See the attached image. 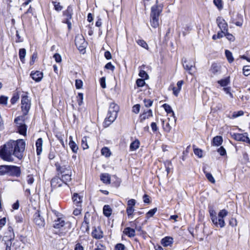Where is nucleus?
I'll list each match as a JSON object with an SVG mask.
<instances>
[{
	"label": "nucleus",
	"mask_w": 250,
	"mask_h": 250,
	"mask_svg": "<svg viewBox=\"0 0 250 250\" xmlns=\"http://www.w3.org/2000/svg\"><path fill=\"white\" fill-rule=\"evenodd\" d=\"M25 143L22 139L16 141L10 140L1 146L0 148V158L4 161L12 162L14 155L19 159L23 157V152L25 149Z\"/></svg>",
	"instance_id": "1"
},
{
	"label": "nucleus",
	"mask_w": 250,
	"mask_h": 250,
	"mask_svg": "<svg viewBox=\"0 0 250 250\" xmlns=\"http://www.w3.org/2000/svg\"><path fill=\"white\" fill-rule=\"evenodd\" d=\"M162 11V7L158 4V0H156V4L151 8L150 14V23L151 26L156 28L159 25V18Z\"/></svg>",
	"instance_id": "2"
},
{
	"label": "nucleus",
	"mask_w": 250,
	"mask_h": 250,
	"mask_svg": "<svg viewBox=\"0 0 250 250\" xmlns=\"http://www.w3.org/2000/svg\"><path fill=\"white\" fill-rule=\"evenodd\" d=\"M119 111V106L115 104L112 103L110 104L107 113V117L104 121L105 126L109 125L112 122H113L116 119L118 115V112Z\"/></svg>",
	"instance_id": "3"
},
{
	"label": "nucleus",
	"mask_w": 250,
	"mask_h": 250,
	"mask_svg": "<svg viewBox=\"0 0 250 250\" xmlns=\"http://www.w3.org/2000/svg\"><path fill=\"white\" fill-rule=\"evenodd\" d=\"M228 212L227 210L224 209L221 210L218 214V217L216 216V223L212 222L216 227L220 228H223L225 226V222L224 218L227 216Z\"/></svg>",
	"instance_id": "4"
},
{
	"label": "nucleus",
	"mask_w": 250,
	"mask_h": 250,
	"mask_svg": "<svg viewBox=\"0 0 250 250\" xmlns=\"http://www.w3.org/2000/svg\"><path fill=\"white\" fill-rule=\"evenodd\" d=\"M21 110L24 116L27 115L30 108L31 103L27 96H22L21 101Z\"/></svg>",
	"instance_id": "5"
},
{
	"label": "nucleus",
	"mask_w": 250,
	"mask_h": 250,
	"mask_svg": "<svg viewBox=\"0 0 250 250\" xmlns=\"http://www.w3.org/2000/svg\"><path fill=\"white\" fill-rule=\"evenodd\" d=\"M75 44L80 51H83L86 46V42L82 35L78 34L76 36L75 39Z\"/></svg>",
	"instance_id": "6"
},
{
	"label": "nucleus",
	"mask_w": 250,
	"mask_h": 250,
	"mask_svg": "<svg viewBox=\"0 0 250 250\" xmlns=\"http://www.w3.org/2000/svg\"><path fill=\"white\" fill-rule=\"evenodd\" d=\"M21 174V170L20 167L16 166L8 165L7 175L10 176L19 177Z\"/></svg>",
	"instance_id": "7"
},
{
	"label": "nucleus",
	"mask_w": 250,
	"mask_h": 250,
	"mask_svg": "<svg viewBox=\"0 0 250 250\" xmlns=\"http://www.w3.org/2000/svg\"><path fill=\"white\" fill-rule=\"evenodd\" d=\"M62 167L58 168V171L62 174V180L63 183L66 184V183L70 181L71 179V169H66V170H62Z\"/></svg>",
	"instance_id": "8"
},
{
	"label": "nucleus",
	"mask_w": 250,
	"mask_h": 250,
	"mask_svg": "<svg viewBox=\"0 0 250 250\" xmlns=\"http://www.w3.org/2000/svg\"><path fill=\"white\" fill-rule=\"evenodd\" d=\"M218 26L223 31V32H227L228 30V24L226 21L222 17H219L216 20Z\"/></svg>",
	"instance_id": "9"
},
{
	"label": "nucleus",
	"mask_w": 250,
	"mask_h": 250,
	"mask_svg": "<svg viewBox=\"0 0 250 250\" xmlns=\"http://www.w3.org/2000/svg\"><path fill=\"white\" fill-rule=\"evenodd\" d=\"M73 14V7L71 5H69L67 9L62 12V15L65 17L63 21H70L72 18Z\"/></svg>",
	"instance_id": "10"
},
{
	"label": "nucleus",
	"mask_w": 250,
	"mask_h": 250,
	"mask_svg": "<svg viewBox=\"0 0 250 250\" xmlns=\"http://www.w3.org/2000/svg\"><path fill=\"white\" fill-rule=\"evenodd\" d=\"M34 221L36 225L39 226H43L44 225V219L41 217L39 210H38L34 215Z\"/></svg>",
	"instance_id": "11"
},
{
	"label": "nucleus",
	"mask_w": 250,
	"mask_h": 250,
	"mask_svg": "<svg viewBox=\"0 0 250 250\" xmlns=\"http://www.w3.org/2000/svg\"><path fill=\"white\" fill-rule=\"evenodd\" d=\"M92 236L96 239H100L103 237V232L99 227L94 228L92 232Z\"/></svg>",
	"instance_id": "12"
},
{
	"label": "nucleus",
	"mask_w": 250,
	"mask_h": 250,
	"mask_svg": "<svg viewBox=\"0 0 250 250\" xmlns=\"http://www.w3.org/2000/svg\"><path fill=\"white\" fill-rule=\"evenodd\" d=\"M63 182L61 178L59 177H54L51 181V185L55 188L62 186Z\"/></svg>",
	"instance_id": "13"
},
{
	"label": "nucleus",
	"mask_w": 250,
	"mask_h": 250,
	"mask_svg": "<svg viewBox=\"0 0 250 250\" xmlns=\"http://www.w3.org/2000/svg\"><path fill=\"white\" fill-rule=\"evenodd\" d=\"M30 76L34 80L37 82H39L42 79L43 73L39 71H37L35 72H32Z\"/></svg>",
	"instance_id": "14"
},
{
	"label": "nucleus",
	"mask_w": 250,
	"mask_h": 250,
	"mask_svg": "<svg viewBox=\"0 0 250 250\" xmlns=\"http://www.w3.org/2000/svg\"><path fill=\"white\" fill-rule=\"evenodd\" d=\"M153 115L151 109H149L147 111L144 112L140 116V121L143 123L146 119H148Z\"/></svg>",
	"instance_id": "15"
},
{
	"label": "nucleus",
	"mask_w": 250,
	"mask_h": 250,
	"mask_svg": "<svg viewBox=\"0 0 250 250\" xmlns=\"http://www.w3.org/2000/svg\"><path fill=\"white\" fill-rule=\"evenodd\" d=\"M231 22L235 24L236 25L241 26L242 25L243 21V16L241 14H237L236 19L233 18L231 19Z\"/></svg>",
	"instance_id": "16"
},
{
	"label": "nucleus",
	"mask_w": 250,
	"mask_h": 250,
	"mask_svg": "<svg viewBox=\"0 0 250 250\" xmlns=\"http://www.w3.org/2000/svg\"><path fill=\"white\" fill-rule=\"evenodd\" d=\"M173 243V239L171 237L167 236L161 240V244L164 247L171 246Z\"/></svg>",
	"instance_id": "17"
},
{
	"label": "nucleus",
	"mask_w": 250,
	"mask_h": 250,
	"mask_svg": "<svg viewBox=\"0 0 250 250\" xmlns=\"http://www.w3.org/2000/svg\"><path fill=\"white\" fill-rule=\"evenodd\" d=\"M247 136V133H234L232 135L233 138L237 141L245 142V139Z\"/></svg>",
	"instance_id": "18"
},
{
	"label": "nucleus",
	"mask_w": 250,
	"mask_h": 250,
	"mask_svg": "<svg viewBox=\"0 0 250 250\" xmlns=\"http://www.w3.org/2000/svg\"><path fill=\"white\" fill-rule=\"evenodd\" d=\"M163 107L165 109V111L167 112V114H171L172 116L173 117V120L174 123H175L176 119L174 116V113L173 111L172 110L171 107L167 104H164L163 105Z\"/></svg>",
	"instance_id": "19"
},
{
	"label": "nucleus",
	"mask_w": 250,
	"mask_h": 250,
	"mask_svg": "<svg viewBox=\"0 0 250 250\" xmlns=\"http://www.w3.org/2000/svg\"><path fill=\"white\" fill-rule=\"evenodd\" d=\"M123 232L129 237H133L135 236V229L130 227L125 228Z\"/></svg>",
	"instance_id": "20"
},
{
	"label": "nucleus",
	"mask_w": 250,
	"mask_h": 250,
	"mask_svg": "<svg viewBox=\"0 0 250 250\" xmlns=\"http://www.w3.org/2000/svg\"><path fill=\"white\" fill-rule=\"evenodd\" d=\"M65 225L64 220L62 218H58L54 221L53 227L56 229H60Z\"/></svg>",
	"instance_id": "21"
},
{
	"label": "nucleus",
	"mask_w": 250,
	"mask_h": 250,
	"mask_svg": "<svg viewBox=\"0 0 250 250\" xmlns=\"http://www.w3.org/2000/svg\"><path fill=\"white\" fill-rule=\"evenodd\" d=\"M101 180L105 184H110V176L108 173H102L100 176Z\"/></svg>",
	"instance_id": "22"
},
{
	"label": "nucleus",
	"mask_w": 250,
	"mask_h": 250,
	"mask_svg": "<svg viewBox=\"0 0 250 250\" xmlns=\"http://www.w3.org/2000/svg\"><path fill=\"white\" fill-rule=\"evenodd\" d=\"M43 141L42 138H39L36 142V146L37 147V154L40 155L42 152V146Z\"/></svg>",
	"instance_id": "23"
},
{
	"label": "nucleus",
	"mask_w": 250,
	"mask_h": 250,
	"mask_svg": "<svg viewBox=\"0 0 250 250\" xmlns=\"http://www.w3.org/2000/svg\"><path fill=\"white\" fill-rule=\"evenodd\" d=\"M69 146L71 149L72 150V152L77 153L78 150V146L77 145V144L73 141L72 140V137L70 136L69 137Z\"/></svg>",
	"instance_id": "24"
},
{
	"label": "nucleus",
	"mask_w": 250,
	"mask_h": 250,
	"mask_svg": "<svg viewBox=\"0 0 250 250\" xmlns=\"http://www.w3.org/2000/svg\"><path fill=\"white\" fill-rule=\"evenodd\" d=\"M223 143V138L221 136H216L212 139V145L215 146H219L222 145Z\"/></svg>",
	"instance_id": "25"
},
{
	"label": "nucleus",
	"mask_w": 250,
	"mask_h": 250,
	"mask_svg": "<svg viewBox=\"0 0 250 250\" xmlns=\"http://www.w3.org/2000/svg\"><path fill=\"white\" fill-rule=\"evenodd\" d=\"M72 199L74 204H75L77 206H79V204H81L82 202V197L79 195L78 193H74L73 197Z\"/></svg>",
	"instance_id": "26"
},
{
	"label": "nucleus",
	"mask_w": 250,
	"mask_h": 250,
	"mask_svg": "<svg viewBox=\"0 0 250 250\" xmlns=\"http://www.w3.org/2000/svg\"><path fill=\"white\" fill-rule=\"evenodd\" d=\"M220 71V67L219 65H218L216 63H213L211 65V66L210 69V71L213 75L217 74Z\"/></svg>",
	"instance_id": "27"
},
{
	"label": "nucleus",
	"mask_w": 250,
	"mask_h": 250,
	"mask_svg": "<svg viewBox=\"0 0 250 250\" xmlns=\"http://www.w3.org/2000/svg\"><path fill=\"white\" fill-rule=\"evenodd\" d=\"M183 66L185 69L188 71L190 74H192L191 70L193 65L191 63L188 62L186 60L183 61Z\"/></svg>",
	"instance_id": "28"
},
{
	"label": "nucleus",
	"mask_w": 250,
	"mask_h": 250,
	"mask_svg": "<svg viewBox=\"0 0 250 250\" xmlns=\"http://www.w3.org/2000/svg\"><path fill=\"white\" fill-rule=\"evenodd\" d=\"M103 213L106 217H109L112 213V209L109 205H104L103 208Z\"/></svg>",
	"instance_id": "29"
},
{
	"label": "nucleus",
	"mask_w": 250,
	"mask_h": 250,
	"mask_svg": "<svg viewBox=\"0 0 250 250\" xmlns=\"http://www.w3.org/2000/svg\"><path fill=\"white\" fill-rule=\"evenodd\" d=\"M27 127L25 124H19V132L22 135H25L26 133Z\"/></svg>",
	"instance_id": "30"
},
{
	"label": "nucleus",
	"mask_w": 250,
	"mask_h": 250,
	"mask_svg": "<svg viewBox=\"0 0 250 250\" xmlns=\"http://www.w3.org/2000/svg\"><path fill=\"white\" fill-rule=\"evenodd\" d=\"M26 55V50L24 48H21L19 50V58L22 63H24Z\"/></svg>",
	"instance_id": "31"
},
{
	"label": "nucleus",
	"mask_w": 250,
	"mask_h": 250,
	"mask_svg": "<svg viewBox=\"0 0 250 250\" xmlns=\"http://www.w3.org/2000/svg\"><path fill=\"white\" fill-rule=\"evenodd\" d=\"M140 145V142L138 140H136L131 143L130 145V149L131 150H136L139 148Z\"/></svg>",
	"instance_id": "32"
},
{
	"label": "nucleus",
	"mask_w": 250,
	"mask_h": 250,
	"mask_svg": "<svg viewBox=\"0 0 250 250\" xmlns=\"http://www.w3.org/2000/svg\"><path fill=\"white\" fill-rule=\"evenodd\" d=\"M52 4L54 5V9L57 12L61 11L63 9V6L61 5L60 3L59 2L52 1Z\"/></svg>",
	"instance_id": "33"
},
{
	"label": "nucleus",
	"mask_w": 250,
	"mask_h": 250,
	"mask_svg": "<svg viewBox=\"0 0 250 250\" xmlns=\"http://www.w3.org/2000/svg\"><path fill=\"white\" fill-rule=\"evenodd\" d=\"M225 55H226V56L227 58L228 62L229 63H231L232 62H233L234 59L232 56V53L230 51H229L228 50H225Z\"/></svg>",
	"instance_id": "34"
},
{
	"label": "nucleus",
	"mask_w": 250,
	"mask_h": 250,
	"mask_svg": "<svg viewBox=\"0 0 250 250\" xmlns=\"http://www.w3.org/2000/svg\"><path fill=\"white\" fill-rule=\"evenodd\" d=\"M8 165L0 166V175H7Z\"/></svg>",
	"instance_id": "35"
},
{
	"label": "nucleus",
	"mask_w": 250,
	"mask_h": 250,
	"mask_svg": "<svg viewBox=\"0 0 250 250\" xmlns=\"http://www.w3.org/2000/svg\"><path fill=\"white\" fill-rule=\"evenodd\" d=\"M101 153L103 155L105 156L106 157H108L111 155L110 151L109 149L107 147H104L102 149Z\"/></svg>",
	"instance_id": "36"
},
{
	"label": "nucleus",
	"mask_w": 250,
	"mask_h": 250,
	"mask_svg": "<svg viewBox=\"0 0 250 250\" xmlns=\"http://www.w3.org/2000/svg\"><path fill=\"white\" fill-rule=\"evenodd\" d=\"M229 78H227L224 79H222L221 80H219L218 81V83L221 86H226L229 83Z\"/></svg>",
	"instance_id": "37"
},
{
	"label": "nucleus",
	"mask_w": 250,
	"mask_h": 250,
	"mask_svg": "<svg viewBox=\"0 0 250 250\" xmlns=\"http://www.w3.org/2000/svg\"><path fill=\"white\" fill-rule=\"evenodd\" d=\"M203 171L208 180L211 183H214L215 181L213 177L212 176V174L209 172H207V171H206L204 168L203 169Z\"/></svg>",
	"instance_id": "38"
},
{
	"label": "nucleus",
	"mask_w": 250,
	"mask_h": 250,
	"mask_svg": "<svg viewBox=\"0 0 250 250\" xmlns=\"http://www.w3.org/2000/svg\"><path fill=\"white\" fill-rule=\"evenodd\" d=\"M157 210V208H155L153 209L149 210L146 214V218L147 219H149V218L152 217L154 214L156 212Z\"/></svg>",
	"instance_id": "39"
},
{
	"label": "nucleus",
	"mask_w": 250,
	"mask_h": 250,
	"mask_svg": "<svg viewBox=\"0 0 250 250\" xmlns=\"http://www.w3.org/2000/svg\"><path fill=\"white\" fill-rule=\"evenodd\" d=\"M137 43L138 45L142 46V47L148 49V46L147 43L143 40H138L137 41Z\"/></svg>",
	"instance_id": "40"
},
{
	"label": "nucleus",
	"mask_w": 250,
	"mask_h": 250,
	"mask_svg": "<svg viewBox=\"0 0 250 250\" xmlns=\"http://www.w3.org/2000/svg\"><path fill=\"white\" fill-rule=\"evenodd\" d=\"M209 214L211 217V219L212 222L216 223V213L214 210L210 209L209 210Z\"/></svg>",
	"instance_id": "41"
},
{
	"label": "nucleus",
	"mask_w": 250,
	"mask_h": 250,
	"mask_svg": "<svg viewBox=\"0 0 250 250\" xmlns=\"http://www.w3.org/2000/svg\"><path fill=\"white\" fill-rule=\"evenodd\" d=\"M193 151L194 154L199 158L203 157V151L202 149L197 148H194Z\"/></svg>",
	"instance_id": "42"
},
{
	"label": "nucleus",
	"mask_w": 250,
	"mask_h": 250,
	"mask_svg": "<svg viewBox=\"0 0 250 250\" xmlns=\"http://www.w3.org/2000/svg\"><path fill=\"white\" fill-rule=\"evenodd\" d=\"M163 126L164 130L167 132H169L171 130V127L169 122L167 123L166 125H165V122L163 121Z\"/></svg>",
	"instance_id": "43"
},
{
	"label": "nucleus",
	"mask_w": 250,
	"mask_h": 250,
	"mask_svg": "<svg viewBox=\"0 0 250 250\" xmlns=\"http://www.w3.org/2000/svg\"><path fill=\"white\" fill-rule=\"evenodd\" d=\"M77 99L79 105L81 106L83 104V94L79 93L77 96Z\"/></svg>",
	"instance_id": "44"
},
{
	"label": "nucleus",
	"mask_w": 250,
	"mask_h": 250,
	"mask_svg": "<svg viewBox=\"0 0 250 250\" xmlns=\"http://www.w3.org/2000/svg\"><path fill=\"white\" fill-rule=\"evenodd\" d=\"M243 74L244 75L248 76L250 75V66L245 65L243 68Z\"/></svg>",
	"instance_id": "45"
},
{
	"label": "nucleus",
	"mask_w": 250,
	"mask_h": 250,
	"mask_svg": "<svg viewBox=\"0 0 250 250\" xmlns=\"http://www.w3.org/2000/svg\"><path fill=\"white\" fill-rule=\"evenodd\" d=\"M8 97L4 96H0V104L6 105L7 104Z\"/></svg>",
	"instance_id": "46"
},
{
	"label": "nucleus",
	"mask_w": 250,
	"mask_h": 250,
	"mask_svg": "<svg viewBox=\"0 0 250 250\" xmlns=\"http://www.w3.org/2000/svg\"><path fill=\"white\" fill-rule=\"evenodd\" d=\"M139 76L140 77L144 78L145 79H148V74L145 70H141L140 71L139 73Z\"/></svg>",
	"instance_id": "47"
},
{
	"label": "nucleus",
	"mask_w": 250,
	"mask_h": 250,
	"mask_svg": "<svg viewBox=\"0 0 250 250\" xmlns=\"http://www.w3.org/2000/svg\"><path fill=\"white\" fill-rule=\"evenodd\" d=\"M82 146L83 149L88 148V146L87 143V138L86 137H84L82 140Z\"/></svg>",
	"instance_id": "48"
},
{
	"label": "nucleus",
	"mask_w": 250,
	"mask_h": 250,
	"mask_svg": "<svg viewBox=\"0 0 250 250\" xmlns=\"http://www.w3.org/2000/svg\"><path fill=\"white\" fill-rule=\"evenodd\" d=\"M87 215H88V216H89L90 215L88 214V213H87L85 214L84 215V222L83 223V226L84 225L83 224L84 223L85 225H86V229L85 230L87 231L89 230V221H88V220L87 218Z\"/></svg>",
	"instance_id": "49"
},
{
	"label": "nucleus",
	"mask_w": 250,
	"mask_h": 250,
	"mask_svg": "<svg viewBox=\"0 0 250 250\" xmlns=\"http://www.w3.org/2000/svg\"><path fill=\"white\" fill-rule=\"evenodd\" d=\"M165 165L166 167V169L167 172V173L168 174L170 172L171 167L172 166L171 162L168 161L165 163Z\"/></svg>",
	"instance_id": "50"
},
{
	"label": "nucleus",
	"mask_w": 250,
	"mask_h": 250,
	"mask_svg": "<svg viewBox=\"0 0 250 250\" xmlns=\"http://www.w3.org/2000/svg\"><path fill=\"white\" fill-rule=\"evenodd\" d=\"M132 224H133L134 225H135V228L134 229L135 230H136L138 231H139L140 232H143V231L142 230V227L138 226L137 225V224L138 223V221L136 220L134 221L131 222Z\"/></svg>",
	"instance_id": "51"
},
{
	"label": "nucleus",
	"mask_w": 250,
	"mask_h": 250,
	"mask_svg": "<svg viewBox=\"0 0 250 250\" xmlns=\"http://www.w3.org/2000/svg\"><path fill=\"white\" fill-rule=\"evenodd\" d=\"M140 105L136 104L132 107V112L135 114H138L140 112Z\"/></svg>",
	"instance_id": "52"
},
{
	"label": "nucleus",
	"mask_w": 250,
	"mask_h": 250,
	"mask_svg": "<svg viewBox=\"0 0 250 250\" xmlns=\"http://www.w3.org/2000/svg\"><path fill=\"white\" fill-rule=\"evenodd\" d=\"M83 83L81 80H76L75 81V86L77 89H80L82 87Z\"/></svg>",
	"instance_id": "53"
},
{
	"label": "nucleus",
	"mask_w": 250,
	"mask_h": 250,
	"mask_svg": "<svg viewBox=\"0 0 250 250\" xmlns=\"http://www.w3.org/2000/svg\"><path fill=\"white\" fill-rule=\"evenodd\" d=\"M136 83L138 87H143L146 83L144 80L142 79H137Z\"/></svg>",
	"instance_id": "54"
},
{
	"label": "nucleus",
	"mask_w": 250,
	"mask_h": 250,
	"mask_svg": "<svg viewBox=\"0 0 250 250\" xmlns=\"http://www.w3.org/2000/svg\"><path fill=\"white\" fill-rule=\"evenodd\" d=\"M213 3L218 9H221L223 7L222 0H213Z\"/></svg>",
	"instance_id": "55"
},
{
	"label": "nucleus",
	"mask_w": 250,
	"mask_h": 250,
	"mask_svg": "<svg viewBox=\"0 0 250 250\" xmlns=\"http://www.w3.org/2000/svg\"><path fill=\"white\" fill-rule=\"evenodd\" d=\"M144 102L145 106H146L147 107H150L151 106H152V104H153V101L150 99H145L144 100Z\"/></svg>",
	"instance_id": "56"
},
{
	"label": "nucleus",
	"mask_w": 250,
	"mask_h": 250,
	"mask_svg": "<svg viewBox=\"0 0 250 250\" xmlns=\"http://www.w3.org/2000/svg\"><path fill=\"white\" fill-rule=\"evenodd\" d=\"M217 152L220 154L221 156H225L226 155V149L223 146H221L217 149Z\"/></svg>",
	"instance_id": "57"
},
{
	"label": "nucleus",
	"mask_w": 250,
	"mask_h": 250,
	"mask_svg": "<svg viewBox=\"0 0 250 250\" xmlns=\"http://www.w3.org/2000/svg\"><path fill=\"white\" fill-rule=\"evenodd\" d=\"M56 156V151L55 150H52V149L50 150L49 153L48 154V158L49 160H53L55 158Z\"/></svg>",
	"instance_id": "58"
},
{
	"label": "nucleus",
	"mask_w": 250,
	"mask_h": 250,
	"mask_svg": "<svg viewBox=\"0 0 250 250\" xmlns=\"http://www.w3.org/2000/svg\"><path fill=\"white\" fill-rule=\"evenodd\" d=\"M34 182V179L32 175H28L27 176V182L29 185H32Z\"/></svg>",
	"instance_id": "59"
},
{
	"label": "nucleus",
	"mask_w": 250,
	"mask_h": 250,
	"mask_svg": "<svg viewBox=\"0 0 250 250\" xmlns=\"http://www.w3.org/2000/svg\"><path fill=\"white\" fill-rule=\"evenodd\" d=\"M53 58L55 59V61L58 63L61 62L62 61V57L58 53L55 54L53 56Z\"/></svg>",
	"instance_id": "60"
},
{
	"label": "nucleus",
	"mask_w": 250,
	"mask_h": 250,
	"mask_svg": "<svg viewBox=\"0 0 250 250\" xmlns=\"http://www.w3.org/2000/svg\"><path fill=\"white\" fill-rule=\"evenodd\" d=\"M19 97L17 95H14L13 96L12 98L10 100V102L11 104H14L19 100Z\"/></svg>",
	"instance_id": "61"
},
{
	"label": "nucleus",
	"mask_w": 250,
	"mask_h": 250,
	"mask_svg": "<svg viewBox=\"0 0 250 250\" xmlns=\"http://www.w3.org/2000/svg\"><path fill=\"white\" fill-rule=\"evenodd\" d=\"M100 85L103 88L106 87L105 78L104 77H102L100 80Z\"/></svg>",
	"instance_id": "62"
},
{
	"label": "nucleus",
	"mask_w": 250,
	"mask_h": 250,
	"mask_svg": "<svg viewBox=\"0 0 250 250\" xmlns=\"http://www.w3.org/2000/svg\"><path fill=\"white\" fill-rule=\"evenodd\" d=\"M225 36L230 41H233L234 40V36L232 34L228 33V31L225 32Z\"/></svg>",
	"instance_id": "63"
},
{
	"label": "nucleus",
	"mask_w": 250,
	"mask_h": 250,
	"mask_svg": "<svg viewBox=\"0 0 250 250\" xmlns=\"http://www.w3.org/2000/svg\"><path fill=\"white\" fill-rule=\"evenodd\" d=\"M115 248L117 250H125V246L124 244H123L122 243H119L116 245Z\"/></svg>",
	"instance_id": "64"
}]
</instances>
